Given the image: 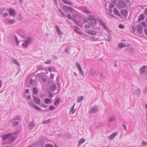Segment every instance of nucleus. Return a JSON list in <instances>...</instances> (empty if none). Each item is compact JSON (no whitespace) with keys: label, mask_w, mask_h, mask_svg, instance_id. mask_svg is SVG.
Wrapping results in <instances>:
<instances>
[{"label":"nucleus","mask_w":147,"mask_h":147,"mask_svg":"<svg viewBox=\"0 0 147 147\" xmlns=\"http://www.w3.org/2000/svg\"><path fill=\"white\" fill-rule=\"evenodd\" d=\"M90 74L92 76H94L96 74V71L92 69L90 71Z\"/></svg>","instance_id":"32"},{"label":"nucleus","mask_w":147,"mask_h":147,"mask_svg":"<svg viewBox=\"0 0 147 147\" xmlns=\"http://www.w3.org/2000/svg\"><path fill=\"white\" fill-rule=\"evenodd\" d=\"M88 18L90 22H89V24L88 25H85V28H86L87 27L88 28L92 27L96 25L97 23L96 22V20H97V18H95L94 16L90 15L88 16Z\"/></svg>","instance_id":"1"},{"label":"nucleus","mask_w":147,"mask_h":147,"mask_svg":"<svg viewBox=\"0 0 147 147\" xmlns=\"http://www.w3.org/2000/svg\"><path fill=\"white\" fill-rule=\"evenodd\" d=\"M75 111V109H70V113H71L72 114H73L74 113Z\"/></svg>","instance_id":"42"},{"label":"nucleus","mask_w":147,"mask_h":147,"mask_svg":"<svg viewBox=\"0 0 147 147\" xmlns=\"http://www.w3.org/2000/svg\"><path fill=\"white\" fill-rule=\"evenodd\" d=\"M33 92L34 94H37L38 92V90L36 88L34 87L33 88Z\"/></svg>","instance_id":"35"},{"label":"nucleus","mask_w":147,"mask_h":147,"mask_svg":"<svg viewBox=\"0 0 147 147\" xmlns=\"http://www.w3.org/2000/svg\"><path fill=\"white\" fill-rule=\"evenodd\" d=\"M118 134L117 132H114L108 137V139L109 140H111L114 139Z\"/></svg>","instance_id":"7"},{"label":"nucleus","mask_w":147,"mask_h":147,"mask_svg":"<svg viewBox=\"0 0 147 147\" xmlns=\"http://www.w3.org/2000/svg\"><path fill=\"white\" fill-rule=\"evenodd\" d=\"M30 104L32 105L33 107H35V109L36 110L38 111H42L43 110L41 109L40 108L38 107L36 105H34L32 102H31L30 103Z\"/></svg>","instance_id":"8"},{"label":"nucleus","mask_w":147,"mask_h":147,"mask_svg":"<svg viewBox=\"0 0 147 147\" xmlns=\"http://www.w3.org/2000/svg\"><path fill=\"white\" fill-rule=\"evenodd\" d=\"M55 109V107L52 105H50L49 108V109L50 110H52Z\"/></svg>","instance_id":"46"},{"label":"nucleus","mask_w":147,"mask_h":147,"mask_svg":"<svg viewBox=\"0 0 147 147\" xmlns=\"http://www.w3.org/2000/svg\"><path fill=\"white\" fill-rule=\"evenodd\" d=\"M63 9L65 12L68 11H73V9L71 7L67 6H63Z\"/></svg>","instance_id":"6"},{"label":"nucleus","mask_w":147,"mask_h":147,"mask_svg":"<svg viewBox=\"0 0 147 147\" xmlns=\"http://www.w3.org/2000/svg\"><path fill=\"white\" fill-rule=\"evenodd\" d=\"M2 81L1 80H0V88H1L2 87Z\"/></svg>","instance_id":"59"},{"label":"nucleus","mask_w":147,"mask_h":147,"mask_svg":"<svg viewBox=\"0 0 147 147\" xmlns=\"http://www.w3.org/2000/svg\"><path fill=\"white\" fill-rule=\"evenodd\" d=\"M138 30L137 32L139 34H142L143 32V29L141 25L140 24L138 25Z\"/></svg>","instance_id":"12"},{"label":"nucleus","mask_w":147,"mask_h":147,"mask_svg":"<svg viewBox=\"0 0 147 147\" xmlns=\"http://www.w3.org/2000/svg\"><path fill=\"white\" fill-rule=\"evenodd\" d=\"M51 101V100L49 98H47L45 99L44 102L46 104L49 103Z\"/></svg>","instance_id":"31"},{"label":"nucleus","mask_w":147,"mask_h":147,"mask_svg":"<svg viewBox=\"0 0 147 147\" xmlns=\"http://www.w3.org/2000/svg\"><path fill=\"white\" fill-rule=\"evenodd\" d=\"M8 15V13H5L2 15V16L4 17H7Z\"/></svg>","instance_id":"53"},{"label":"nucleus","mask_w":147,"mask_h":147,"mask_svg":"<svg viewBox=\"0 0 147 147\" xmlns=\"http://www.w3.org/2000/svg\"><path fill=\"white\" fill-rule=\"evenodd\" d=\"M114 5H113V3H111L110 4V7L109 8H111V9H112L114 6Z\"/></svg>","instance_id":"51"},{"label":"nucleus","mask_w":147,"mask_h":147,"mask_svg":"<svg viewBox=\"0 0 147 147\" xmlns=\"http://www.w3.org/2000/svg\"><path fill=\"white\" fill-rule=\"evenodd\" d=\"M144 31L145 34L147 36V29H144Z\"/></svg>","instance_id":"64"},{"label":"nucleus","mask_w":147,"mask_h":147,"mask_svg":"<svg viewBox=\"0 0 147 147\" xmlns=\"http://www.w3.org/2000/svg\"><path fill=\"white\" fill-rule=\"evenodd\" d=\"M78 69L80 71V73L81 74L82 76H84V73L82 71V69L81 67H79V68H78Z\"/></svg>","instance_id":"37"},{"label":"nucleus","mask_w":147,"mask_h":147,"mask_svg":"<svg viewBox=\"0 0 147 147\" xmlns=\"http://www.w3.org/2000/svg\"><path fill=\"white\" fill-rule=\"evenodd\" d=\"M37 69H38V70H43L44 68H43V66L42 65H40L37 67Z\"/></svg>","instance_id":"33"},{"label":"nucleus","mask_w":147,"mask_h":147,"mask_svg":"<svg viewBox=\"0 0 147 147\" xmlns=\"http://www.w3.org/2000/svg\"><path fill=\"white\" fill-rule=\"evenodd\" d=\"M85 141V140L83 138L80 139L78 142V146H79L82 144Z\"/></svg>","instance_id":"26"},{"label":"nucleus","mask_w":147,"mask_h":147,"mask_svg":"<svg viewBox=\"0 0 147 147\" xmlns=\"http://www.w3.org/2000/svg\"><path fill=\"white\" fill-rule=\"evenodd\" d=\"M52 60L50 59H48L47 61L44 62L46 64H49L51 63Z\"/></svg>","instance_id":"36"},{"label":"nucleus","mask_w":147,"mask_h":147,"mask_svg":"<svg viewBox=\"0 0 147 147\" xmlns=\"http://www.w3.org/2000/svg\"><path fill=\"white\" fill-rule=\"evenodd\" d=\"M127 46H128L126 44L123 43H121L119 44V47L120 48H122Z\"/></svg>","instance_id":"25"},{"label":"nucleus","mask_w":147,"mask_h":147,"mask_svg":"<svg viewBox=\"0 0 147 147\" xmlns=\"http://www.w3.org/2000/svg\"><path fill=\"white\" fill-rule=\"evenodd\" d=\"M56 85L55 84H54L49 87V89L52 91L55 90L56 89Z\"/></svg>","instance_id":"22"},{"label":"nucleus","mask_w":147,"mask_h":147,"mask_svg":"<svg viewBox=\"0 0 147 147\" xmlns=\"http://www.w3.org/2000/svg\"><path fill=\"white\" fill-rule=\"evenodd\" d=\"M15 41L17 42V44H18L19 42L18 41V38L16 36H15Z\"/></svg>","instance_id":"56"},{"label":"nucleus","mask_w":147,"mask_h":147,"mask_svg":"<svg viewBox=\"0 0 147 147\" xmlns=\"http://www.w3.org/2000/svg\"><path fill=\"white\" fill-rule=\"evenodd\" d=\"M122 126L123 127L124 129L126 131L127 130V127L124 124H123L122 125Z\"/></svg>","instance_id":"54"},{"label":"nucleus","mask_w":147,"mask_h":147,"mask_svg":"<svg viewBox=\"0 0 147 147\" xmlns=\"http://www.w3.org/2000/svg\"><path fill=\"white\" fill-rule=\"evenodd\" d=\"M98 111V108L96 107H94L92 108L90 111L91 113H96Z\"/></svg>","instance_id":"17"},{"label":"nucleus","mask_w":147,"mask_h":147,"mask_svg":"<svg viewBox=\"0 0 147 147\" xmlns=\"http://www.w3.org/2000/svg\"><path fill=\"white\" fill-rule=\"evenodd\" d=\"M73 22L76 24H77L79 23V22L77 21L75 19H74L73 20Z\"/></svg>","instance_id":"45"},{"label":"nucleus","mask_w":147,"mask_h":147,"mask_svg":"<svg viewBox=\"0 0 147 147\" xmlns=\"http://www.w3.org/2000/svg\"><path fill=\"white\" fill-rule=\"evenodd\" d=\"M113 13L115 14L117 16H121V15L119 13V11L116 8H115L114 9Z\"/></svg>","instance_id":"18"},{"label":"nucleus","mask_w":147,"mask_h":147,"mask_svg":"<svg viewBox=\"0 0 147 147\" xmlns=\"http://www.w3.org/2000/svg\"><path fill=\"white\" fill-rule=\"evenodd\" d=\"M8 22L9 24H13L16 22V20L13 19L9 20Z\"/></svg>","instance_id":"34"},{"label":"nucleus","mask_w":147,"mask_h":147,"mask_svg":"<svg viewBox=\"0 0 147 147\" xmlns=\"http://www.w3.org/2000/svg\"><path fill=\"white\" fill-rule=\"evenodd\" d=\"M134 93V94L137 96H139L140 95L141 93L140 90L139 89H138L137 90L135 91Z\"/></svg>","instance_id":"21"},{"label":"nucleus","mask_w":147,"mask_h":147,"mask_svg":"<svg viewBox=\"0 0 147 147\" xmlns=\"http://www.w3.org/2000/svg\"><path fill=\"white\" fill-rule=\"evenodd\" d=\"M54 77V75L53 74H52L51 75V79L53 78Z\"/></svg>","instance_id":"63"},{"label":"nucleus","mask_w":147,"mask_h":147,"mask_svg":"<svg viewBox=\"0 0 147 147\" xmlns=\"http://www.w3.org/2000/svg\"><path fill=\"white\" fill-rule=\"evenodd\" d=\"M84 97L83 96H79L77 99V102L79 103L81 102L83 99Z\"/></svg>","instance_id":"24"},{"label":"nucleus","mask_w":147,"mask_h":147,"mask_svg":"<svg viewBox=\"0 0 147 147\" xmlns=\"http://www.w3.org/2000/svg\"><path fill=\"white\" fill-rule=\"evenodd\" d=\"M42 80L44 82H47V79L46 78L43 77H42Z\"/></svg>","instance_id":"52"},{"label":"nucleus","mask_w":147,"mask_h":147,"mask_svg":"<svg viewBox=\"0 0 147 147\" xmlns=\"http://www.w3.org/2000/svg\"><path fill=\"white\" fill-rule=\"evenodd\" d=\"M21 14H19L18 15V18H20V20H22V18H21Z\"/></svg>","instance_id":"62"},{"label":"nucleus","mask_w":147,"mask_h":147,"mask_svg":"<svg viewBox=\"0 0 147 147\" xmlns=\"http://www.w3.org/2000/svg\"><path fill=\"white\" fill-rule=\"evenodd\" d=\"M10 125H12L15 126L18 125L19 123V122L18 121H14L13 120L10 122Z\"/></svg>","instance_id":"14"},{"label":"nucleus","mask_w":147,"mask_h":147,"mask_svg":"<svg viewBox=\"0 0 147 147\" xmlns=\"http://www.w3.org/2000/svg\"><path fill=\"white\" fill-rule=\"evenodd\" d=\"M60 103L59 99L58 98H57L56 100L54 102L53 105H58Z\"/></svg>","instance_id":"27"},{"label":"nucleus","mask_w":147,"mask_h":147,"mask_svg":"<svg viewBox=\"0 0 147 147\" xmlns=\"http://www.w3.org/2000/svg\"><path fill=\"white\" fill-rule=\"evenodd\" d=\"M48 71L50 72L52 70L53 71H55V68L54 67H50L48 68Z\"/></svg>","instance_id":"29"},{"label":"nucleus","mask_w":147,"mask_h":147,"mask_svg":"<svg viewBox=\"0 0 147 147\" xmlns=\"http://www.w3.org/2000/svg\"><path fill=\"white\" fill-rule=\"evenodd\" d=\"M97 20L98 21L99 23L106 30H108V28L106 25L105 23L103 21L102 19L100 18L99 17L97 18Z\"/></svg>","instance_id":"5"},{"label":"nucleus","mask_w":147,"mask_h":147,"mask_svg":"<svg viewBox=\"0 0 147 147\" xmlns=\"http://www.w3.org/2000/svg\"><path fill=\"white\" fill-rule=\"evenodd\" d=\"M9 12L10 15L12 16H13L14 15L16 14L15 11L12 8L9 9Z\"/></svg>","instance_id":"15"},{"label":"nucleus","mask_w":147,"mask_h":147,"mask_svg":"<svg viewBox=\"0 0 147 147\" xmlns=\"http://www.w3.org/2000/svg\"><path fill=\"white\" fill-rule=\"evenodd\" d=\"M67 18L68 19L70 20L72 19L73 18L71 16L70 14H68L67 15Z\"/></svg>","instance_id":"47"},{"label":"nucleus","mask_w":147,"mask_h":147,"mask_svg":"<svg viewBox=\"0 0 147 147\" xmlns=\"http://www.w3.org/2000/svg\"><path fill=\"white\" fill-rule=\"evenodd\" d=\"M147 68V67L145 65L141 67L140 69V73L141 74L144 73V72L146 71V69Z\"/></svg>","instance_id":"11"},{"label":"nucleus","mask_w":147,"mask_h":147,"mask_svg":"<svg viewBox=\"0 0 147 147\" xmlns=\"http://www.w3.org/2000/svg\"><path fill=\"white\" fill-rule=\"evenodd\" d=\"M142 145L143 146H147V142L144 140H142Z\"/></svg>","instance_id":"38"},{"label":"nucleus","mask_w":147,"mask_h":147,"mask_svg":"<svg viewBox=\"0 0 147 147\" xmlns=\"http://www.w3.org/2000/svg\"><path fill=\"white\" fill-rule=\"evenodd\" d=\"M35 125V124L34 123L31 122L28 125L29 128L30 129H32Z\"/></svg>","instance_id":"23"},{"label":"nucleus","mask_w":147,"mask_h":147,"mask_svg":"<svg viewBox=\"0 0 147 147\" xmlns=\"http://www.w3.org/2000/svg\"><path fill=\"white\" fill-rule=\"evenodd\" d=\"M58 10L59 11L61 14L63 16H64L65 17L66 16L64 15V13H63L62 11H61V10L59 9V8H58Z\"/></svg>","instance_id":"48"},{"label":"nucleus","mask_w":147,"mask_h":147,"mask_svg":"<svg viewBox=\"0 0 147 147\" xmlns=\"http://www.w3.org/2000/svg\"><path fill=\"white\" fill-rule=\"evenodd\" d=\"M50 120H45L42 122V123L43 124H45L48 123L49 122Z\"/></svg>","instance_id":"43"},{"label":"nucleus","mask_w":147,"mask_h":147,"mask_svg":"<svg viewBox=\"0 0 147 147\" xmlns=\"http://www.w3.org/2000/svg\"><path fill=\"white\" fill-rule=\"evenodd\" d=\"M55 28L57 30V32L59 35L60 36L63 34V33L61 31L59 27L57 25H55Z\"/></svg>","instance_id":"10"},{"label":"nucleus","mask_w":147,"mask_h":147,"mask_svg":"<svg viewBox=\"0 0 147 147\" xmlns=\"http://www.w3.org/2000/svg\"><path fill=\"white\" fill-rule=\"evenodd\" d=\"M116 119L115 117L114 116H112L111 117V118L109 119Z\"/></svg>","instance_id":"60"},{"label":"nucleus","mask_w":147,"mask_h":147,"mask_svg":"<svg viewBox=\"0 0 147 147\" xmlns=\"http://www.w3.org/2000/svg\"><path fill=\"white\" fill-rule=\"evenodd\" d=\"M20 117L19 116H17L16 118L13 119H20Z\"/></svg>","instance_id":"57"},{"label":"nucleus","mask_w":147,"mask_h":147,"mask_svg":"<svg viewBox=\"0 0 147 147\" xmlns=\"http://www.w3.org/2000/svg\"><path fill=\"white\" fill-rule=\"evenodd\" d=\"M23 41V43L22 44V46L24 48H26L28 47V45L32 42V39L30 36H28L26 40Z\"/></svg>","instance_id":"2"},{"label":"nucleus","mask_w":147,"mask_h":147,"mask_svg":"<svg viewBox=\"0 0 147 147\" xmlns=\"http://www.w3.org/2000/svg\"><path fill=\"white\" fill-rule=\"evenodd\" d=\"M64 3L71 5H72L73 3L71 1L68 0L67 2H66V1H64Z\"/></svg>","instance_id":"30"},{"label":"nucleus","mask_w":147,"mask_h":147,"mask_svg":"<svg viewBox=\"0 0 147 147\" xmlns=\"http://www.w3.org/2000/svg\"><path fill=\"white\" fill-rule=\"evenodd\" d=\"M48 94H49V97L50 98H52L53 96V94L51 92H48Z\"/></svg>","instance_id":"40"},{"label":"nucleus","mask_w":147,"mask_h":147,"mask_svg":"<svg viewBox=\"0 0 147 147\" xmlns=\"http://www.w3.org/2000/svg\"><path fill=\"white\" fill-rule=\"evenodd\" d=\"M141 24L143 27L146 28V25L145 24V23L144 21H143L141 23Z\"/></svg>","instance_id":"41"},{"label":"nucleus","mask_w":147,"mask_h":147,"mask_svg":"<svg viewBox=\"0 0 147 147\" xmlns=\"http://www.w3.org/2000/svg\"><path fill=\"white\" fill-rule=\"evenodd\" d=\"M45 147H53V146L51 144H46Z\"/></svg>","instance_id":"50"},{"label":"nucleus","mask_w":147,"mask_h":147,"mask_svg":"<svg viewBox=\"0 0 147 147\" xmlns=\"http://www.w3.org/2000/svg\"><path fill=\"white\" fill-rule=\"evenodd\" d=\"M74 27L75 28L74 29V32L80 34V35H81L82 34V33L79 31L80 30V29L76 26H75Z\"/></svg>","instance_id":"16"},{"label":"nucleus","mask_w":147,"mask_h":147,"mask_svg":"<svg viewBox=\"0 0 147 147\" xmlns=\"http://www.w3.org/2000/svg\"><path fill=\"white\" fill-rule=\"evenodd\" d=\"M88 33L92 35H94L96 34L97 32L94 31H92L91 30H88L87 31Z\"/></svg>","instance_id":"20"},{"label":"nucleus","mask_w":147,"mask_h":147,"mask_svg":"<svg viewBox=\"0 0 147 147\" xmlns=\"http://www.w3.org/2000/svg\"><path fill=\"white\" fill-rule=\"evenodd\" d=\"M2 137L3 140H6L8 139L11 142H12L16 139L15 138L11 136V134L3 135Z\"/></svg>","instance_id":"3"},{"label":"nucleus","mask_w":147,"mask_h":147,"mask_svg":"<svg viewBox=\"0 0 147 147\" xmlns=\"http://www.w3.org/2000/svg\"><path fill=\"white\" fill-rule=\"evenodd\" d=\"M84 12L86 13H90L91 12L88 9H84Z\"/></svg>","instance_id":"39"},{"label":"nucleus","mask_w":147,"mask_h":147,"mask_svg":"<svg viewBox=\"0 0 147 147\" xmlns=\"http://www.w3.org/2000/svg\"><path fill=\"white\" fill-rule=\"evenodd\" d=\"M127 5L126 3L122 0H119L117 5V7L119 9H121L125 8Z\"/></svg>","instance_id":"4"},{"label":"nucleus","mask_w":147,"mask_h":147,"mask_svg":"<svg viewBox=\"0 0 147 147\" xmlns=\"http://www.w3.org/2000/svg\"><path fill=\"white\" fill-rule=\"evenodd\" d=\"M30 90L29 89H26L25 90V93H28L29 92Z\"/></svg>","instance_id":"61"},{"label":"nucleus","mask_w":147,"mask_h":147,"mask_svg":"<svg viewBox=\"0 0 147 147\" xmlns=\"http://www.w3.org/2000/svg\"><path fill=\"white\" fill-rule=\"evenodd\" d=\"M92 40L94 41H97L99 40V38H96L94 37L93 38Z\"/></svg>","instance_id":"49"},{"label":"nucleus","mask_w":147,"mask_h":147,"mask_svg":"<svg viewBox=\"0 0 147 147\" xmlns=\"http://www.w3.org/2000/svg\"><path fill=\"white\" fill-rule=\"evenodd\" d=\"M145 18V16L144 14H140L138 17V20L139 21H140Z\"/></svg>","instance_id":"19"},{"label":"nucleus","mask_w":147,"mask_h":147,"mask_svg":"<svg viewBox=\"0 0 147 147\" xmlns=\"http://www.w3.org/2000/svg\"><path fill=\"white\" fill-rule=\"evenodd\" d=\"M76 64L78 68H79V67H81L80 65L78 63L77 61L76 62Z\"/></svg>","instance_id":"58"},{"label":"nucleus","mask_w":147,"mask_h":147,"mask_svg":"<svg viewBox=\"0 0 147 147\" xmlns=\"http://www.w3.org/2000/svg\"><path fill=\"white\" fill-rule=\"evenodd\" d=\"M113 4L114 5L116 4V0H112V1Z\"/></svg>","instance_id":"55"},{"label":"nucleus","mask_w":147,"mask_h":147,"mask_svg":"<svg viewBox=\"0 0 147 147\" xmlns=\"http://www.w3.org/2000/svg\"><path fill=\"white\" fill-rule=\"evenodd\" d=\"M121 14L124 17H126L127 16L128 11L125 9H123L121 11Z\"/></svg>","instance_id":"13"},{"label":"nucleus","mask_w":147,"mask_h":147,"mask_svg":"<svg viewBox=\"0 0 147 147\" xmlns=\"http://www.w3.org/2000/svg\"><path fill=\"white\" fill-rule=\"evenodd\" d=\"M119 27L120 29H123L125 27V26L120 24L119 25Z\"/></svg>","instance_id":"44"},{"label":"nucleus","mask_w":147,"mask_h":147,"mask_svg":"<svg viewBox=\"0 0 147 147\" xmlns=\"http://www.w3.org/2000/svg\"><path fill=\"white\" fill-rule=\"evenodd\" d=\"M33 100L37 104H40V99L39 98L33 96Z\"/></svg>","instance_id":"9"},{"label":"nucleus","mask_w":147,"mask_h":147,"mask_svg":"<svg viewBox=\"0 0 147 147\" xmlns=\"http://www.w3.org/2000/svg\"><path fill=\"white\" fill-rule=\"evenodd\" d=\"M13 63L16 64L18 66H20V64L17 61V60L16 59L13 58Z\"/></svg>","instance_id":"28"}]
</instances>
